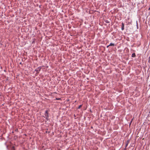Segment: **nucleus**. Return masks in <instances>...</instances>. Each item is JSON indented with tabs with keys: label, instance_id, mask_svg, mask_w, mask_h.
I'll list each match as a JSON object with an SVG mask.
<instances>
[{
	"label": "nucleus",
	"instance_id": "1a4fd4ad",
	"mask_svg": "<svg viewBox=\"0 0 150 150\" xmlns=\"http://www.w3.org/2000/svg\"><path fill=\"white\" fill-rule=\"evenodd\" d=\"M148 62L150 63V56L149 57V60H148Z\"/></svg>",
	"mask_w": 150,
	"mask_h": 150
},
{
	"label": "nucleus",
	"instance_id": "ddd939ff",
	"mask_svg": "<svg viewBox=\"0 0 150 150\" xmlns=\"http://www.w3.org/2000/svg\"><path fill=\"white\" fill-rule=\"evenodd\" d=\"M132 121H131V123H130L129 125H130V124H131V122H132Z\"/></svg>",
	"mask_w": 150,
	"mask_h": 150
},
{
	"label": "nucleus",
	"instance_id": "6e6552de",
	"mask_svg": "<svg viewBox=\"0 0 150 150\" xmlns=\"http://www.w3.org/2000/svg\"><path fill=\"white\" fill-rule=\"evenodd\" d=\"M105 22H106V23H110V22H109V21L108 20H106V21H105Z\"/></svg>",
	"mask_w": 150,
	"mask_h": 150
},
{
	"label": "nucleus",
	"instance_id": "4468645a",
	"mask_svg": "<svg viewBox=\"0 0 150 150\" xmlns=\"http://www.w3.org/2000/svg\"><path fill=\"white\" fill-rule=\"evenodd\" d=\"M20 64H22V63H21V62H20Z\"/></svg>",
	"mask_w": 150,
	"mask_h": 150
},
{
	"label": "nucleus",
	"instance_id": "2eb2a0df",
	"mask_svg": "<svg viewBox=\"0 0 150 150\" xmlns=\"http://www.w3.org/2000/svg\"><path fill=\"white\" fill-rule=\"evenodd\" d=\"M149 10L150 9V8H149Z\"/></svg>",
	"mask_w": 150,
	"mask_h": 150
},
{
	"label": "nucleus",
	"instance_id": "f03ea898",
	"mask_svg": "<svg viewBox=\"0 0 150 150\" xmlns=\"http://www.w3.org/2000/svg\"><path fill=\"white\" fill-rule=\"evenodd\" d=\"M42 68V67H39L36 69L35 70V71H36V73L35 74L36 75H37L39 73V71H40L41 68Z\"/></svg>",
	"mask_w": 150,
	"mask_h": 150
},
{
	"label": "nucleus",
	"instance_id": "423d86ee",
	"mask_svg": "<svg viewBox=\"0 0 150 150\" xmlns=\"http://www.w3.org/2000/svg\"><path fill=\"white\" fill-rule=\"evenodd\" d=\"M128 142H129V141H127V142L126 143V145H125V147H127V145H128Z\"/></svg>",
	"mask_w": 150,
	"mask_h": 150
},
{
	"label": "nucleus",
	"instance_id": "f257e3e1",
	"mask_svg": "<svg viewBox=\"0 0 150 150\" xmlns=\"http://www.w3.org/2000/svg\"><path fill=\"white\" fill-rule=\"evenodd\" d=\"M49 114L48 112V110H46V111H45V114H44V115H45V116H43L44 117H45L46 119L47 120V121H45V122H46L47 121H48V120H49Z\"/></svg>",
	"mask_w": 150,
	"mask_h": 150
},
{
	"label": "nucleus",
	"instance_id": "20e7f679",
	"mask_svg": "<svg viewBox=\"0 0 150 150\" xmlns=\"http://www.w3.org/2000/svg\"><path fill=\"white\" fill-rule=\"evenodd\" d=\"M132 57H136V55L135 53H133L132 54Z\"/></svg>",
	"mask_w": 150,
	"mask_h": 150
},
{
	"label": "nucleus",
	"instance_id": "9b49d317",
	"mask_svg": "<svg viewBox=\"0 0 150 150\" xmlns=\"http://www.w3.org/2000/svg\"><path fill=\"white\" fill-rule=\"evenodd\" d=\"M56 99L57 100H59L61 99V98H56Z\"/></svg>",
	"mask_w": 150,
	"mask_h": 150
},
{
	"label": "nucleus",
	"instance_id": "0eeeda50",
	"mask_svg": "<svg viewBox=\"0 0 150 150\" xmlns=\"http://www.w3.org/2000/svg\"><path fill=\"white\" fill-rule=\"evenodd\" d=\"M82 105H80L78 108V109H80L81 107H82Z\"/></svg>",
	"mask_w": 150,
	"mask_h": 150
},
{
	"label": "nucleus",
	"instance_id": "39448f33",
	"mask_svg": "<svg viewBox=\"0 0 150 150\" xmlns=\"http://www.w3.org/2000/svg\"><path fill=\"white\" fill-rule=\"evenodd\" d=\"M109 46H115V44L114 43H110Z\"/></svg>",
	"mask_w": 150,
	"mask_h": 150
},
{
	"label": "nucleus",
	"instance_id": "f8f14e48",
	"mask_svg": "<svg viewBox=\"0 0 150 150\" xmlns=\"http://www.w3.org/2000/svg\"><path fill=\"white\" fill-rule=\"evenodd\" d=\"M109 46H109V45H108L107 46V47L108 48Z\"/></svg>",
	"mask_w": 150,
	"mask_h": 150
},
{
	"label": "nucleus",
	"instance_id": "dca6fc26",
	"mask_svg": "<svg viewBox=\"0 0 150 150\" xmlns=\"http://www.w3.org/2000/svg\"><path fill=\"white\" fill-rule=\"evenodd\" d=\"M0 96H1V94H0Z\"/></svg>",
	"mask_w": 150,
	"mask_h": 150
},
{
	"label": "nucleus",
	"instance_id": "9d476101",
	"mask_svg": "<svg viewBox=\"0 0 150 150\" xmlns=\"http://www.w3.org/2000/svg\"><path fill=\"white\" fill-rule=\"evenodd\" d=\"M137 28H138V24L137 23Z\"/></svg>",
	"mask_w": 150,
	"mask_h": 150
},
{
	"label": "nucleus",
	"instance_id": "7ed1b4c3",
	"mask_svg": "<svg viewBox=\"0 0 150 150\" xmlns=\"http://www.w3.org/2000/svg\"><path fill=\"white\" fill-rule=\"evenodd\" d=\"M122 26L121 28V29L122 30H123L124 29V24L123 23H122Z\"/></svg>",
	"mask_w": 150,
	"mask_h": 150
}]
</instances>
